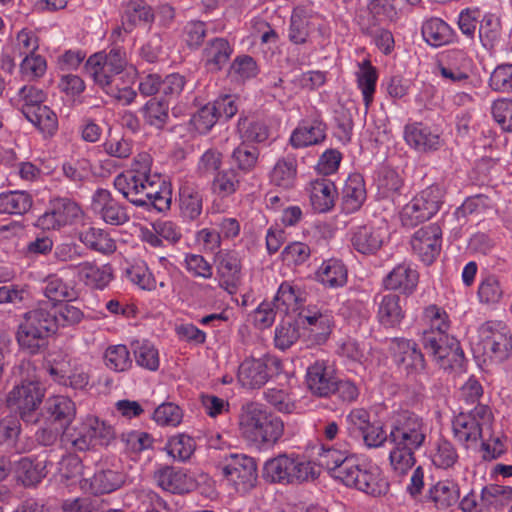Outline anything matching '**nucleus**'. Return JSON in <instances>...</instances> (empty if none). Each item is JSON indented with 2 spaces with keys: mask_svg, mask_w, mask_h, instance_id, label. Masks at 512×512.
Wrapping results in <instances>:
<instances>
[{
  "mask_svg": "<svg viewBox=\"0 0 512 512\" xmlns=\"http://www.w3.org/2000/svg\"><path fill=\"white\" fill-rule=\"evenodd\" d=\"M428 435V424L416 413L405 410L393 417L389 432L393 448L389 460L395 472L404 474L414 466L415 451L425 445Z\"/></svg>",
  "mask_w": 512,
  "mask_h": 512,
  "instance_id": "f257e3e1",
  "label": "nucleus"
},
{
  "mask_svg": "<svg viewBox=\"0 0 512 512\" xmlns=\"http://www.w3.org/2000/svg\"><path fill=\"white\" fill-rule=\"evenodd\" d=\"M113 185L128 202L147 211L164 212L171 206V185L162 178L150 180L123 172L114 178Z\"/></svg>",
  "mask_w": 512,
  "mask_h": 512,
  "instance_id": "f03ea898",
  "label": "nucleus"
},
{
  "mask_svg": "<svg viewBox=\"0 0 512 512\" xmlns=\"http://www.w3.org/2000/svg\"><path fill=\"white\" fill-rule=\"evenodd\" d=\"M240 428L243 436L257 445H274L284 433L281 418L256 403H249L243 407Z\"/></svg>",
  "mask_w": 512,
  "mask_h": 512,
  "instance_id": "7ed1b4c3",
  "label": "nucleus"
},
{
  "mask_svg": "<svg viewBox=\"0 0 512 512\" xmlns=\"http://www.w3.org/2000/svg\"><path fill=\"white\" fill-rule=\"evenodd\" d=\"M55 323L53 308L47 302L39 303L26 312L17 331V341L21 348L30 354L38 353L45 347L47 338L56 332Z\"/></svg>",
  "mask_w": 512,
  "mask_h": 512,
  "instance_id": "20e7f679",
  "label": "nucleus"
},
{
  "mask_svg": "<svg viewBox=\"0 0 512 512\" xmlns=\"http://www.w3.org/2000/svg\"><path fill=\"white\" fill-rule=\"evenodd\" d=\"M318 475L314 465L294 454H279L263 466V478L270 483L299 484L314 480Z\"/></svg>",
  "mask_w": 512,
  "mask_h": 512,
  "instance_id": "39448f33",
  "label": "nucleus"
},
{
  "mask_svg": "<svg viewBox=\"0 0 512 512\" xmlns=\"http://www.w3.org/2000/svg\"><path fill=\"white\" fill-rule=\"evenodd\" d=\"M461 412L454 417L452 428L455 438L466 445L476 443L482 438L483 431L489 429L493 415L487 405L477 403L472 409L461 407Z\"/></svg>",
  "mask_w": 512,
  "mask_h": 512,
  "instance_id": "423d86ee",
  "label": "nucleus"
},
{
  "mask_svg": "<svg viewBox=\"0 0 512 512\" xmlns=\"http://www.w3.org/2000/svg\"><path fill=\"white\" fill-rule=\"evenodd\" d=\"M44 391L36 380H23L8 393L7 407L19 414L26 423L38 421V408L42 403Z\"/></svg>",
  "mask_w": 512,
  "mask_h": 512,
  "instance_id": "0eeeda50",
  "label": "nucleus"
},
{
  "mask_svg": "<svg viewBox=\"0 0 512 512\" xmlns=\"http://www.w3.org/2000/svg\"><path fill=\"white\" fill-rule=\"evenodd\" d=\"M222 477L236 491L246 493L257 483V463L245 454L231 453L218 465Z\"/></svg>",
  "mask_w": 512,
  "mask_h": 512,
  "instance_id": "6e6552de",
  "label": "nucleus"
},
{
  "mask_svg": "<svg viewBox=\"0 0 512 512\" xmlns=\"http://www.w3.org/2000/svg\"><path fill=\"white\" fill-rule=\"evenodd\" d=\"M444 191L439 185H431L407 203L401 213V222L406 227H415L429 220L440 209Z\"/></svg>",
  "mask_w": 512,
  "mask_h": 512,
  "instance_id": "1a4fd4ad",
  "label": "nucleus"
},
{
  "mask_svg": "<svg viewBox=\"0 0 512 512\" xmlns=\"http://www.w3.org/2000/svg\"><path fill=\"white\" fill-rule=\"evenodd\" d=\"M421 343L440 368L453 370L462 367L464 352L455 337L439 333L423 334Z\"/></svg>",
  "mask_w": 512,
  "mask_h": 512,
  "instance_id": "9d476101",
  "label": "nucleus"
},
{
  "mask_svg": "<svg viewBox=\"0 0 512 512\" xmlns=\"http://www.w3.org/2000/svg\"><path fill=\"white\" fill-rule=\"evenodd\" d=\"M340 474L343 484L374 497L385 495L389 490V483L377 466L361 467L354 461L346 463L345 470Z\"/></svg>",
  "mask_w": 512,
  "mask_h": 512,
  "instance_id": "9b49d317",
  "label": "nucleus"
},
{
  "mask_svg": "<svg viewBox=\"0 0 512 512\" xmlns=\"http://www.w3.org/2000/svg\"><path fill=\"white\" fill-rule=\"evenodd\" d=\"M479 337L485 352L497 362L508 358L512 349L509 327L501 321H487L479 328Z\"/></svg>",
  "mask_w": 512,
  "mask_h": 512,
  "instance_id": "f8f14e48",
  "label": "nucleus"
},
{
  "mask_svg": "<svg viewBox=\"0 0 512 512\" xmlns=\"http://www.w3.org/2000/svg\"><path fill=\"white\" fill-rule=\"evenodd\" d=\"M82 214L80 206L70 198L55 197L50 199L46 211L36 221V226L43 230H59L72 224Z\"/></svg>",
  "mask_w": 512,
  "mask_h": 512,
  "instance_id": "ddd939ff",
  "label": "nucleus"
},
{
  "mask_svg": "<svg viewBox=\"0 0 512 512\" xmlns=\"http://www.w3.org/2000/svg\"><path fill=\"white\" fill-rule=\"evenodd\" d=\"M91 209L101 220L112 226H121L130 221L127 207L104 188H98L93 193Z\"/></svg>",
  "mask_w": 512,
  "mask_h": 512,
  "instance_id": "4468645a",
  "label": "nucleus"
},
{
  "mask_svg": "<svg viewBox=\"0 0 512 512\" xmlns=\"http://www.w3.org/2000/svg\"><path fill=\"white\" fill-rule=\"evenodd\" d=\"M216 273L219 287L235 294L242 280V262L234 250L219 251L216 255Z\"/></svg>",
  "mask_w": 512,
  "mask_h": 512,
  "instance_id": "2eb2a0df",
  "label": "nucleus"
},
{
  "mask_svg": "<svg viewBox=\"0 0 512 512\" xmlns=\"http://www.w3.org/2000/svg\"><path fill=\"white\" fill-rule=\"evenodd\" d=\"M389 351L393 361L408 374L420 373L426 368L424 355L413 340L392 338Z\"/></svg>",
  "mask_w": 512,
  "mask_h": 512,
  "instance_id": "dca6fc26",
  "label": "nucleus"
},
{
  "mask_svg": "<svg viewBox=\"0 0 512 512\" xmlns=\"http://www.w3.org/2000/svg\"><path fill=\"white\" fill-rule=\"evenodd\" d=\"M442 230L436 223L429 224L417 230L412 239L411 246L420 260L429 265L434 262L441 250Z\"/></svg>",
  "mask_w": 512,
  "mask_h": 512,
  "instance_id": "f3484780",
  "label": "nucleus"
},
{
  "mask_svg": "<svg viewBox=\"0 0 512 512\" xmlns=\"http://www.w3.org/2000/svg\"><path fill=\"white\" fill-rule=\"evenodd\" d=\"M419 283V273L414 266L407 261L397 264L382 279V286L389 293L398 292L400 296L412 295Z\"/></svg>",
  "mask_w": 512,
  "mask_h": 512,
  "instance_id": "a211bd4d",
  "label": "nucleus"
},
{
  "mask_svg": "<svg viewBox=\"0 0 512 512\" xmlns=\"http://www.w3.org/2000/svg\"><path fill=\"white\" fill-rule=\"evenodd\" d=\"M155 20L153 8L144 0H129L122 6V24L114 33H131L136 27H151Z\"/></svg>",
  "mask_w": 512,
  "mask_h": 512,
  "instance_id": "6ab92c4d",
  "label": "nucleus"
},
{
  "mask_svg": "<svg viewBox=\"0 0 512 512\" xmlns=\"http://www.w3.org/2000/svg\"><path fill=\"white\" fill-rule=\"evenodd\" d=\"M335 371L325 360H316L306 371V385L309 391L318 397L332 395V387L336 381Z\"/></svg>",
  "mask_w": 512,
  "mask_h": 512,
  "instance_id": "aec40b11",
  "label": "nucleus"
},
{
  "mask_svg": "<svg viewBox=\"0 0 512 512\" xmlns=\"http://www.w3.org/2000/svg\"><path fill=\"white\" fill-rule=\"evenodd\" d=\"M378 323L388 329L397 328L406 316L401 296L397 293L379 294L374 299Z\"/></svg>",
  "mask_w": 512,
  "mask_h": 512,
  "instance_id": "412c9836",
  "label": "nucleus"
},
{
  "mask_svg": "<svg viewBox=\"0 0 512 512\" xmlns=\"http://www.w3.org/2000/svg\"><path fill=\"white\" fill-rule=\"evenodd\" d=\"M388 237L385 225L367 224L357 227L352 233L351 244L361 254H375Z\"/></svg>",
  "mask_w": 512,
  "mask_h": 512,
  "instance_id": "4be33fe9",
  "label": "nucleus"
},
{
  "mask_svg": "<svg viewBox=\"0 0 512 512\" xmlns=\"http://www.w3.org/2000/svg\"><path fill=\"white\" fill-rule=\"evenodd\" d=\"M271 377L266 358L248 357L238 368L237 379L246 389H260Z\"/></svg>",
  "mask_w": 512,
  "mask_h": 512,
  "instance_id": "5701e85b",
  "label": "nucleus"
},
{
  "mask_svg": "<svg viewBox=\"0 0 512 512\" xmlns=\"http://www.w3.org/2000/svg\"><path fill=\"white\" fill-rule=\"evenodd\" d=\"M179 210L186 221L197 220L203 211V195L198 185L187 178L180 180Z\"/></svg>",
  "mask_w": 512,
  "mask_h": 512,
  "instance_id": "b1692460",
  "label": "nucleus"
},
{
  "mask_svg": "<svg viewBox=\"0 0 512 512\" xmlns=\"http://www.w3.org/2000/svg\"><path fill=\"white\" fill-rule=\"evenodd\" d=\"M404 138L409 146L420 152L436 151L442 145L440 135L422 123L406 125Z\"/></svg>",
  "mask_w": 512,
  "mask_h": 512,
  "instance_id": "393cba45",
  "label": "nucleus"
},
{
  "mask_svg": "<svg viewBox=\"0 0 512 512\" xmlns=\"http://www.w3.org/2000/svg\"><path fill=\"white\" fill-rule=\"evenodd\" d=\"M318 14L311 7L298 5L293 8L288 28V39L296 45L308 41L312 21Z\"/></svg>",
  "mask_w": 512,
  "mask_h": 512,
  "instance_id": "a878e982",
  "label": "nucleus"
},
{
  "mask_svg": "<svg viewBox=\"0 0 512 512\" xmlns=\"http://www.w3.org/2000/svg\"><path fill=\"white\" fill-rule=\"evenodd\" d=\"M157 486L164 491L174 494H183L190 491L193 481L183 470L172 466H163L153 474Z\"/></svg>",
  "mask_w": 512,
  "mask_h": 512,
  "instance_id": "bb28decb",
  "label": "nucleus"
},
{
  "mask_svg": "<svg viewBox=\"0 0 512 512\" xmlns=\"http://www.w3.org/2000/svg\"><path fill=\"white\" fill-rule=\"evenodd\" d=\"M232 53L233 48L228 40L216 37L207 42L202 51V59L207 70L216 73L228 63Z\"/></svg>",
  "mask_w": 512,
  "mask_h": 512,
  "instance_id": "cd10ccee",
  "label": "nucleus"
},
{
  "mask_svg": "<svg viewBox=\"0 0 512 512\" xmlns=\"http://www.w3.org/2000/svg\"><path fill=\"white\" fill-rule=\"evenodd\" d=\"M326 137V125L319 118L303 121L291 134L294 148H304L322 142Z\"/></svg>",
  "mask_w": 512,
  "mask_h": 512,
  "instance_id": "c85d7f7f",
  "label": "nucleus"
},
{
  "mask_svg": "<svg viewBox=\"0 0 512 512\" xmlns=\"http://www.w3.org/2000/svg\"><path fill=\"white\" fill-rule=\"evenodd\" d=\"M305 300L306 292L298 284L284 281L273 298V305L277 311L288 314L296 312Z\"/></svg>",
  "mask_w": 512,
  "mask_h": 512,
  "instance_id": "c756f323",
  "label": "nucleus"
},
{
  "mask_svg": "<svg viewBox=\"0 0 512 512\" xmlns=\"http://www.w3.org/2000/svg\"><path fill=\"white\" fill-rule=\"evenodd\" d=\"M72 268L78 279L92 288L103 289L112 279L113 270L110 265L99 266L94 262L85 261Z\"/></svg>",
  "mask_w": 512,
  "mask_h": 512,
  "instance_id": "7c9ffc66",
  "label": "nucleus"
},
{
  "mask_svg": "<svg viewBox=\"0 0 512 512\" xmlns=\"http://www.w3.org/2000/svg\"><path fill=\"white\" fill-rule=\"evenodd\" d=\"M46 420L50 424H58L60 428L66 429L73 421L76 414L74 402L66 396H54L45 404Z\"/></svg>",
  "mask_w": 512,
  "mask_h": 512,
  "instance_id": "2f4dec72",
  "label": "nucleus"
},
{
  "mask_svg": "<svg viewBox=\"0 0 512 512\" xmlns=\"http://www.w3.org/2000/svg\"><path fill=\"white\" fill-rule=\"evenodd\" d=\"M298 321L316 335L326 337L331 333L333 316L327 309L309 305L299 313Z\"/></svg>",
  "mask_w": 512,
  "mask_h": 512,
  "instance_id": "473e14b6",
  "label": "nucleus"
},
{
  "mask_svg": "<svg viewBox=\"0 0 512 512\" xmlns=\"http://www.w3.org/2000/svg\"><path fill=\"white\" fill-rule=\"evenodd\" d=\"M126 475L118 467L100 468L90 480V490L95 495L108 494L121 488Z\"/></svg>",
  "mask_w": 512,
  "mask_h": 512,
  "instance_id": "72a5a7b5",
  "label": "nucleus"
},
{
  "mask_svg": "<svg viewBox=\"0 0 512 512\" xmlns=\"http://www.w3.org/2000/svg\"><path fill=\"white\" fill-rule=\"evenodd\" d=\"M87 73L93 78L95 84H97L105 92H115L112 85L122 81V76L118 73H114L106 64L102 61L101 53H95L88 58L85 63Z\"/></svg>",
  "mask_w": 512,
  "mask_h": 512,
  "instance_id": "f704fd0d",
  "label": "nucleus"
},
{
  "mask_svg": "<svg viewBox=\"0 0 512 512\" xmlns=\"http://www.w3.org/2000/svg\"><path fill=\"white\" fill-rule=\"evenodd\" d=\"M469 62L462 51H453L447 55V63L439 64V73L447 82L465 83L469 79Z\"/></svg>",
  "mask_w": 512,
  "mask_h": 512,
  "instance_id": "c9c22d12",
  "label": "nucleus"
},
{
  "mask_svg": "<svg viewBox=\"0 0 512 512\" xmlns=\"http://www.w3.org/2000/svg\"><path fill=\"white\" fill-rule=\"evenodd\" d=\"M337 189L335 184L327 179H317L311 182L310 202L314 211L325 213L335 205Z\"/></svg>",
  "mask_w": 512,
  "mask_h": 512,
  "instance_id": "e433bc0d",
  "label": "nucleus"
},
{
  "mask_svg": "<svg viewBox=\"0 0 512 512\" xmlns=\"http://www.w3.org/2000/svg\"><path fill=\"white\" fill-rule=\"evenodd\" d=\"M25 118L36 126L43 134L53 136L58 129V118L48 107H22Z\"/></svg>",
  "mask_w": 512,
  "mask_h": 512,
  "instance_id": "4c0bfd02",
  "label": "nucleus"
},
{
  "mask_svg": "<svg viewBox=\"0 0 512 512\" xmlns=\"http://www.w3.org/2000/svg\"><path fill=\"white\" fill-rule=\"evenodd\" d=\"M33 206V197L23 190H13L0 194V214H26Z\"/></svg>",
  "mask_w": 512,
  "mask_h": 512,
  "instance_id": "58836bf2",
  "label": "nucleus"
},
{
  "mask_svg": "<svg viewBox=\"0 0 512 512\" xmlns=\"http://www.w3.org/2000/svg\"><path fill=\"white\" fill-rule=\"evenodd\" d=\"M344 209L351 213L357 211L366 199L364 180L361 175L348 177L342 190Z\"/></svg>",
  "mask_w": 512,
  "mask_h": 512,
  "instance_id": "ea45409f",
  "label": "nucleus"
},
{
  "mask_svg": "<svg viewBox=\"0 0 512 512\" xmlns=\"http://www.w3.org/2000/svg\"><path fill=\"white\" fill-rule=\"evenodd\" d=\"M429 497L440 511H448L459 500L460 491L452 481H439L429 490Z\"/></svg>",
  "mask_w": 512,
  "mask_h": 512,
  "instance_id": "a19ab883",
  "label": "nucleus"
},
{
  "mask_svg": "<svg viewBox=\"0 0 512 512\" xmlns=\"http://www.w3.org/2000/svg\"><path fill=\"white\" fill-rule=\"evenodd\" d=\"M79 240L87 248L102 254H111L116 250L115 241L100 228L90 227L80 232Z\"/></svg>",
  "mask_w": 512,
  "mask_h": 512,
  "instance_id": "79ce46f5",
  "label": "nucleus"
},
{
  "mask_svg": "<svg viewBox=\"0 0 512 512\" xmlns=\"http://www.w3.org/2000/svg\"><path fill=\"white\" fill-rule=\"evenodd\" d=\"M317 278L325 286L342 287L347 282V269L340 260L330 259L322 263L317 271Z\"/></svg>",
  "mask_w": 512,
  "mask_h": 512,
  "instance_id": "37998d69",
  "label": "nucleus"
},
{
  "mask_svg": "<svg viewBox=\"0 0 512 512\" xmlns=\"http://www.w3.org/2000/svg\"><path fill=\"white\" fill-rule=\"evenodd\" d=\"M260 152L258 148L249 146L244 142L231 153V168H235L240 175L252 172L258 163Z\"/></svg>",
  "mask_w": 512,
  "mask_h": 512,
  "instance_id": "c03bdc74",
  "label": "nucleus"
},
{
  "mask_svg": "<svg viewBox=\"0 0 512 512\" xmlns=\"http://www.w3.org/2000/svg\"><path fill=\"white\" fill-rule=\"evenodd\" d=\"M297 175V161L294 157L279 159L274 165L271 173V182L281 188L289 189L294 186Z\"/></svg>",
  "mask_w": 512,
  "mask_h": 512,
  "instance_id": "a18cd8bd",
  "label": "nucleus"
},
{
  "mask_svg": "<svg viewBox=\"0 0 512 512\" xmlns=\"http://www.w3.org/2000/svg\"><path fill=\"white\" fill-rule=\"evenodd\" d=\"M422 35L431 46H442L452 40L451 27L440 18H430L422 26Z\"/></svg>",
  "mask_w": 512,
  "mask_h": 512,
  "instance_id": "49530a36",
  "label": "nucleus"
},
{
  "mask_svg": "<svg viewBox=\"0 0 512 512\" xmlns=\"http://www.w3.org/2000/svg\"><path fill=\"white\" fill-rule=\"evenodd\" d=\"M17 478L25 487H34L47 475L44 462L21 458L17 465Z\"/></svg>",
  "mask_w": 512,
  "mask_h": 512,
  "instance_id": "de8ad7c7",
  "label": "nucleus"
},
{
  "mask_svg": "<svg viewBox=\"0 0 512 512\" xmlns=\"http://www.w3.org/2000/svg\"><path fill=\"white\" fill-rule=\"evenodd\" d=\"M356 76L358 88L362 92L365 107L368 109L374 98L378 79L377 70L369 60H364L359 64V71Z\"/></svg>",
  "mask_w": 512,
  "mask_h": 512,
  "instance_id": "09e8293b",
  "label": "nucleus"
},
{
  "mask_svg": "<svg viewBox=\"0 0 512 512\" xmlns=\"http://www.w3.org/2000/svg\"><path fill=\"white\" fill-rule=\"evenodd\" d=\"M241 182L242 176L235 168L230 167L214 175L211 190L222 198L229 197L239 189Z\"/></svg>",
  "mask_w": 512,
  "mask_h": 512,
  "instance_id": "8fccbe9b",
  "label": "nucleus"
},
{
  "mask_svg": "<svg viewBox=\"0 0 512 512\" xmlns=\"http://www.w3.org/2000/svg\"><path fill=\"white\" fill-rule=\"evenodd\" d=\"M317 460L319 466L330 471L332 473V476L335 479L340 480L341 482L342 477L340 471L343 472L345 470L346 463L351 464L354 463L355 461L353 457H350L346 455L344 452L333 448L323 449L318 454Z\"/></svg>",
  "mask_w": 512,
  "mask_h": 512,
  "instance_id": "3c124183",
  "label": "nucleus"
},
{
  "mask_svg": "<svg viewBox=\"0 0 512 512\" xmlns=\"http://www.w3.org/2000/svg\"><path fill=\"white\" fill-rule=\"evenodd\" d=\"M142 114L147 125L162 130L169 120V103L152 98L143 106Z\"/></svg>",
  "mask_w": 512,
  "mask_h": 512,
  "instance_id": "603ef678",
  "label": "nucleus"
},
{
  "mask_svg": "<svg viewBox=\"0 0 512 512\" xmlns=\"http://www.w3.org/2000/svg\"><path fill=\"white\" fill-rule=\"evenodd\" d=\"M482 501L488 508V512L492 509L499 511L512 501V487L498 484H490L482 489Z\"/></svg>",
  "mask_w": 512,
  "mask_h": 512,
  "instance_id": "864d4df0",
  "label": "nucleus"
},
{
  "mask_svg": "<svg viewBox=\"0 0 512 512\" xmlns=\"http://www.w3.org/2000/svg\"><path fill=\"white\" fill-rule=\"evenodd\" d=\"M43 283V293L50 301L60 302L76 298L75 289L56 274L48 275Z\"/></svg>",
  "mask_w": 512,
  "mask_h": 512,
  "instance_id": "5fc2aeb1",
  "label": "nucleus"
},
{
  "mask_svg": "<svg viewBox=\"0 0 512 512\" xmlns=\"http://www.w3.org/2000/svg\"><path fill=\"white\" fill-rule=\"evenodd\" d=\"M237 129L244 142L261 143L269 138L268 126L259 120H249L247 117H240Z\"/></svg>",
  "mask_w": 512,
  "mask_h": 512,
  "instance_id": "6e6d98bb",
  "label": "nucleus"
},
{
  "mask_svg": "<svg viewBox=\"0 0 512 512\" xmlns=\"http://www.w3.org/2000/svg\"><path fill=\"white\" fill-rule=\"evenodd\" d=\"M61 440L66 445L69 444L75 451L84 452L95 446L84 421L72 429L66 428L63 431Z\"/></svg>",
  "mask_w": 512,
  "mask_h": 512,
  "instance_id": "4d7b16f0",
  "label": "nucleus"
},
{
  "mask_svg": "<svg viewBox=\"0 0 512 512\" xmlns=\"http://www.w3.org/2000/svg\"><path fill=\"white\" fill-rule=\"evenodd\" d=\"M479 39L486 49H493L500 38V20L494 14L482 15L478 26Z\"/></svg>",
  "mask_w": 512,
  "mask_h": 512,
  "instance_id": "13d9d810",
  "label": "nucleus"
},
{
  "mask_svg": "<svg viewBox=\"0 0 512 512\" xmlns=\"http://www.w3.org/2000/svg\"><path fill=\"white\" fill-rule=\"evenodd\" d=\"M136 364L149 371L159 368L158 350L148 341H135L132 343Z\"/></svg>",
  "mask_w": 512,
  "mask_h": 512,
  "instance_id": "bf43d9fd",
  "label": "nucleus"
},
{
  "mask_svg": "<svg viewBox=\"0 0 512 512\" xmlns=\"http://www.w3.org/2000/svg\"><path fill=\"white\" fill-rule=\"evenodd\" d=\"M104 363L107 368L115 372H124L132 365V359L127 346L111 345L104 353Z\"/></svg>",
  "mask_w": 512,
  "mask_h": 512,
  "instance_id": "052dcab7",
  "label": "nucleus"
},
{
  "mask_svg": "<svg viewBox=\"0 0 512 512\" xmlns=\"http://www.w3.org/2000/svg\"><path fill=\"white\" fill-rule=\"evenodd\" d=\"M94 445L108 446L115 439L113 426L95 416L84 420Z\"/></svg>",
  "mask_w": 512,
  "mask_h": 512,
  "instance_id": "680f3d73",
  "label": "nucleus"
},
{
  "mask_svg": "<svg viewBox=\"0 0 512 512\" xmlns=\"http://www.w3.org/2000/svg\"><path fill=\"white\" fill-rule=\"evenodd\" d=\"M424 318L428 321L430 329L425 330L423 334H448L450 322L445 310L437 305H429L424 310Z\"/></svg>",
  "mask_w": 512,
  "mask_h": 512,
  "instance_id": "e2e57ef3",
  "label": "nucleus"
},
{
  "mask_svg": "<svg viewBox=\"0 0 512 512\" xmlns=\"http://www.w3.org/2000/svg\"><path fill=\"white\" fill-rule=\"evenodd\" d=\"M264 398L274 409L281 413H292L296 408L295 401L287 389L268 388L264 391Z\"/></svg>",
  "mask_w": 512,
  "mask_h": 512,
  "instance_id": "0e129e2a",
  "label": "nucleus"
},
{
  "mask_svg": "<svg viewBox=\"0 0 512 512\" xmlns=\"http://www.w3.org/2000/svg\"><path fill=\"white\" fill-rule=\"evenodd\" d=\"M376 183L378 190L384 197L399 192L403 184L399 174L389 167H382L378 171Z\"/></svg>",
  "mask_w": 512,
  "mask_h": 512,
  "instance_id": "69168bd1",
  "label": "nucleus"
},
{
  "mask_svg": "<svg viewBox=\"0 0 512 512\" xmlns=\"http://www.w3.org/2000/svg\"><path fill=\"white\" fill-rule=\"evenodd\" d=\"M458 458L457 450L451 442L445 439H440L437 442L435 452L432 454V462L436 467L451 468L458 461Z\"/></svg>",
  "mask_w": 512,
  "mask_h": 512,
  "instance_id": "338daca9",
  "label": "nucleus"
},
{
  "mask_svg": "<svg viewBox=\"0 0 512 512\" xmlns=\"http://www.w3.org/2000/svg\"><path fill=\"white\" fill-rule=\"evenodd\" d=\"M489 86L492 90L509 93L512 91V64L498 65L490 75Z\"/></svg>",
  "mask_w": 512,
  "mask_h": 512,
  "instance_id": "774afa93",
  "label": "nucleus"
}]
</instances>
